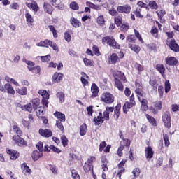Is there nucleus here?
Wrapping results in <instances>:
<instances>
[{
	"label": "nucleus",
	"instance_id": "obj_1",
	"mask_svg": "<svg viewBox=\"0 0 179 179\" xmlns=\"http://www.w3.org/2000/svg\"><path fill=\"white\" fill-rule=\"evenodd\" d=\"M135 106H136V101H135V95L132 93L129 97V101H127L122 106L124 114H128V111Z\"/></svg>",
	"mask_w": 179,
	"mask_h": 179
},
{
	"label": "nucleus",
	"instance_id": "obj_2",
	"mask_svg": "<svg viewBox=\"0 0 179 179\" xmlns=\"http://www.w3.org/2000/svg\"><path fill=\"white\" fill-rule=\"evenodd\" d=\"M101 101L104 103V104H113L114 102V95L110 92H103L100 96Z\"/></svg>",
	"mask_w": 179,
	"mask_h": 179
},
{
	"label": "nucleus",
	"instance_id": "obj_3",
	"mask_svg": "<svg viewBox=\"0 0 179 179\" xmlns=\"http://www.w3.org/2000/svg\"><path fill=\"white\" fill-rule=\"evenodd\" d=\"M38 94L42 96L41 103L43 107H48V100H50V93L45 90H39L38 91Z\"/></svg>",
	"mask_w": 179,
	"mask_h": 179
},
{
	"label": "nucleus",
	"instance_id": "obj_4",
	"mask_svg": "<svg viewBox=\"0 0 179 179\" xmlns=\"http://www.w3.org/2000/svg\"><path fill=\"white\" fill-rule=\"evenodd\" d=\"M162 122L164 124L165 128H171V114L169 111L164 113L162 117Z\"/></svg>",
	"mask_w": 179,
	"mask_h": 179
},
{
	"label": "nucleus",
	"instance_id": "obj_5",
	"mask_svg": "<svg viewBox=\"0 0 179 179\" xmlns=\"http://www.w3.org/2000/svg\"><path fill=\"white\" fill-rule=\"evenodd\" d=\"M13 141L17 146L20 148H26L27 146V142L22 136H16V135L13 136Z\"/></svg>",
	"mask_w": 179,
	"mask_h": 179
},
{
	"label": "nucleus",
	"instance_id": "obj_6",
	"mask_svg": "<svg viewBox=\"0 0 179 179\" xmlns=\"http://www.w3.org/2000/svg\"><path fill=\"white\" fill-rule=\"evenodd\" d=\"M166 45L173 52H179V45L177 44L176 39H166Z\"/></svg>",
	"mask_w": 179,
	"mask_h": 179
},
{
	"label": "nucleus",
	"instance_id": "obj_7",
	"mask_svg": "<svg viewBox=\"0 0 179 179\" xmlns=\"http://www.w3.org/2000/svg\"><path fill=\"white\" fill-rule=\"evenodd\" d=\"M131 9H132V8L129 4L118 6L117 8V10L119 13H125L126 15L131 13Z\"/></svg>",
	"mask_w": 179,
	"mask_h": 179
},
{
	"label": "nucleus",
	"instance_id": "obj_8",
	"mask_svg": "<svg viewBox=\"0 0 179 179\" xmlns=\"http://www.w3.org/2000/svg\"><path fill=\"white\" fill-rule=\"evenodd\" d=\"M6 152L7 155L10 156L11 160H16V159H19V157L20 156V153L13 149L6 148Z\"/></svg>",
	"mask_w": 179,
	"mask_h": 179
},
{
	"label": "nucleus",
	"instance_id": "obj_9",
	"mask_svg": "<svg viewBox=\"0 0 179 179\" xmlns=\"http://www.w3.org/2000/svg\"><path fill=\"white\" fill-rule=\"evenodd\" d=\"M114 80L117 79L118 80H121L123 83H127V77L125 74L120 71H115L113 73Z\"/></svg>",
	"mask_w": 179,
	"mask_h": 179
},
{
	"label": "nucleus",
	"instance_id": "obj_10",
	"mask_svg": "<svg viewBox=\"0 0 179 179\" xmlns=\"http://www.w3.org/2000/svg\"><path fill=\"white\" fill-rule=\"evenodd\" d=\"M64 79V74L58 72H55L52 76V83H59Z\"/></svg>",
	"mask_w": 179,
	"mask_h": 179
},
{
	"label": "nucleus",
	"instance_id": "obj_11",
	"mask_svg": "<svg viewBox=\"0 0 179 179\" xmlns=\"http://www.w3.org/2000/svg\"><path fill=\"white\" fill-rule=\"evenodd\" d=\"M99 92H100V89H99V86L96 83H92L91 86V99H95L99 96Z\"/></svg>",
	"mask_w": 179,
	"mask_h": 179
},
{
	"label": "nucleus",
	"instance_id": "obj_12",
	"mask_svg": "<svg viewBox=\"0 0 179 179\" xmlns=\"http://www.w3.org/2000/svg\"><path fill=\"white\" fill-rule=\"evenodd\" d=\"M94 125H101L104 122V118L103 117V113L99 112L97 116H95L93 119Z\"/></svg>",
	"mask_w": 179,
	"mask_h": 179
},
{
	"label": "nucleus",
	"instance_id": "obj_13",
	"mask_svg": "<svg viewBox=\"0 0 179 179\" xmlns=\"http://www.w3.org/2000/svg\"><path fill=\"white\" fill-rule=\"evenodd\" d=\"M41 136L43 138H51L52 136V131L50 129H43L42 128L39 129L38 131Z\"/></svg>",
	"mask_w": 179,
	"mask_h": 179
},
{
	"label": "nucleus",
	"instance_id": "obj_14",
	"mask_svg": "<svg viewBox=\"0 0 179 179\" xmlns=\"http://www.w3.org/2000/svg\"><path fill=\"white\" fill-rule=\"evenodd\" d=\"M108 45L113 48V50H120L121 48V45H120V44L117 43V41H115V38H114V36H110Z\"/></svg>",
	"mask_w": 179,
	"mask_h": 179
},
{
	"label": "nucleus",
	"instance_id": "obj_15",
	"mask_svg": "<svg viewBox=\"0 0 179 179\" xmlns=\"http://www.w3.org/2000/svg\"><path fill=\"white\" fill-rule=\"evenodd\" d=\"M145 155L146 159L148 160H150L153 157V155H155V151H153V148L152 147L148 146L145 148Z\"/></svg>",
	"mask_w": 179,
	"mask_h": 179
},
{
	"label": "nucleus",
	"instance_id": "obj_16",
	"mask_svg": "<svg viewBox=\"0 0 179 179\" xmlns=\"http://www.w3.org/2000/svg\"><path fill=\"white\" fill-rule=\"evenodd\" d=\"M165 62L166 65H169V66H176L178 64V61L174 57H166Z\"/></svg>",
	"mask_w": 179,
	"mask_h": 179
},
{
	"label": "nucleus",
	"instance_id": "obj_17",
	"mask_svg": "<svg viewBox=\"0 0 179 179\" xmlns=\"http://www.w3.org/2000/svg\"><path fill=\"white\" fill-rule=\"evenodd\" d=\"M70 24L73 27H75V29H78V27L82 26V22H80L78 18H75L74 17L70 18Z\"/></svg>",
	"mask_w": 179,
	"mask_h": 179
},
{
	"label": "nucleus",
	"instance_id": "obj_18",
	"mask_svg": "<svg viewBox=\"0 0 179 179\" xmlns=\"http://www.w3.org/2000/svg\"><path fill=\"white\" fill-rule=\"evenodd\" d=\"M121 115V103H117V106L115 107L113 117L115 118L116 121L118 120Z\"/></svg>",
	"mask_w": 179,
	"mask_h": 179
},
{
	"label": "nucleus",
	"instance_id": "obj_19",
	"mask_svg": "<svg viewBox=\"0 0 179 179\" xmlns=\"http://www.w3.org/2000/svg\"><path fill=\"white\" fill-rule=\"evenodd\" d=\"M138 101L141 103V108L143 111H148L149 109V106H148L149 104V102L148 101V99L146 98H144L143 99L138 100Z\"/></svg>",
	"mask_w": 179,
	"mask_h": 179
},
{
	"label": "nucleus",
	"instance_id": "obj_20",
	"mask_svg": "<svg viewBox=\"0 0 179 179\" xmlns=\"http://www.w3.org/2000/svg\"><path fill=\"white\" fill-rule=\"evenodd\" d=\"M53 115H54V117L57 118L58 120H57V121H59L60 122H65V121H66L65 114H64L61 112H59V111H56L53 114Z\"/></svg>",
	"mask_w": 179,
	"mask_h": 179
},
{
	"label": "nucleus",
	"instance_id": "obj_21",
	"mask_svg": "<svg viewBox=\"0 0 179 179\" xmlns=\"http://www.w3.org/2000/svg\"><path fill=\"white\" fill-rule=\"evenodd\" d=\"M120 62V57H118V55L117 53H113L109 58L108 63L110 64H117V62Z\"/></svg>",
	"mask_w": 179,
	"mask_h": 179
},
{
	"label": "nucleus",
	"instance_id": "obj_22",
	"mask_svg": "<svg viewBox=\"0 0 179 179\" xmlns=\"http://www.w3.org/2000/svg\"><path fill=\"white\" fill-rule=\"evenodd\" d=\"M135 93H138L139 92L143 91V85H142V81H140L138 79L135 80Z\"/></svg>",
	"mask_w": 179,
	"mask_h": 179
},
{
	"label": "nucleus",
	"instance_id": "obj_23",
	"mask_svg": "<svg viewBox=\"0 0 179 179\" xmlns=\"http://www.w3.org/2000/svg\"><path fill=\"white\" fill-rule=\"evenodd\" d=\"M43 8H44L45 12H46L49 15H52V12H54V7H52V6H51V4H50L47 2H45L43 3Z\"/></svg>",
	"mask_w": 179,
	"mask_h": 179
},
{
	"label": "nucleus",
	"instance_id": "obj_24",
	"mask_svg": "<svg viewBox=\"0 0 179 179\" xmlns=\"http://www.w3.org/2000/svg\"><path fill=\"white\" fill-rule=\"evenodd\" d=\"M155 69H157V71L158 72H159V73H161V75L164 77L165 76V72H166V67H164V65L163 64H157L155 66Z\"/></svg>",
	"mask_w": 179,
	"mask_h": 179
},
{
	"label": "nucleus",
	"instance_id": "obj_25",
	"mask_svg": "<svg viewBox=\"0 0 179 179\" xmlns=\"http://www.w3.org/2000/svg\"><path fill=\"white\" fill-rule=\"evenodd\" d=\"M115 82V87H117V89H118V90H120V92H124V82H122L120 80H118L117 78H115V80H114Z\"/></svg>",
	"mask_w": 179,
	"mask_h": 179
},
{
	"label": "nucleus",
	"instance_id": "obj_26",
	"mask_svg": "<svg viewBox=\"0 0 179 179\" xmlns=\"http://www.w3.org/2000/svg\"><path fill=\"white\" fill-rule=\"evenodd\" d=\"M145 117L148 121L149 124H150L152 127H157V121L152 116H150L149 114L145 115Z\"/></svg>",
	"mask_w": 179,
	"mask_h": 179
},
{
	"label": "nucleus",
	"instance_id": "obj_27",
	"mask_svg": "<svg viewBox=\"0 0 179 179\" xmlns=\"http://www.w3.org/2000/svg\"><path fill=\"white\" fill-rule=\"evenodd\" d=\"M94 166L93 164H87L85 162L83 166L85 173H92L94 171Z\"/></svg>",
	"mask_w": 179,
	"mask_h": 179
},
{
	"label": "nucleus",
	"instance_id": "obj_28",
	"mask_svg": "<svg viewBox=\"0 0 179 179\" xmlns=\"http://www.w3.org/2000/svg\"><path fill=\"white\" fill-rule=\"evenodd\" d=\"M13 131L16 134V136H23V131L17 124H14L13 126Z\"/></svg>",
	"mask_w": 179,
	"mask_h": 179
},
{
	"label": "nucleus",
	"instance_id": "obj_29",
	"mask_svg": "<svg viewBox=\"0 0 179 179\" xmlns=\"http://www.w3.org/2000/svg\"><path fill=\"white\" fill-rule=\"evenodd\" d=\"M26 6L27 8H30L34 10V12H38V10L40 8L38 7V5L37 4V2L34 3H26Z\"/></svg>",
	"mask_w": 179,
	"mask_h": 179
},
{
	"label": "nucleus",
	"instance_id": "obj_30",
	"mask_svg": "<svg viewBox=\"0 0 179 179\" xmlns=\"http://www.w3.org/2000/svg\"><path fill=\"white\" fill-rule=\"evenodd\" d=\"M50 44H51V41L48 39H45L44 41H41V42L38 43L36 45L37 47H45L46 48H48Z\"/></svg>",
	"mask_w": 179,
	"mask_h": 179
},
{
	"label": "nucleus",
	"instance_id": "obj_31",
	"mask_svg": "<svg viewBox=\"0 0 179 179\" xmlns=\"http://www.w3.org/2000/svg\"><path fill=\"white\" fill-rule=\"evenodd\" d=\"M4 89L7 91V93H8V94H12L13 96L15 93L13 87H12V85L9 83H6L4 85Z\"/></svg>",
	"mask_w": 179,
	"mask_h": 179
},
{
	"label": "nucleus",
	"instance_id": "obj_32",
	"mask_svg": "<svg viewBox=\"0 0 179 179\" xmlns=\"http://www.w3.org/2000/svg\"><path fill=\"white\" fill-rule=\"evenodd\" d=\"M114 22L115 24H116L117 27H120V26L122 24V15L119 14L117 16H115L114 17Z\"/></svg>",
	"mask_w": 179,
	"mask_h": 179
},
{
	"label": "nucleus",
	"instance_id": "obj_33",
	"mask_svg": "<svg viewBox=\"0 0 179 179\" xmlns=\"http://www.w3.org/2000/svg\"><path fill=\"white\" fill-rule=\"evenodd\" d=\"M128 48H130L131 51H134L136 54H139L141 51V47L138 45L129 43Z\"/></svg>",
	"mask_w": 179,
	"mask_h": 179
},
{
	"label": "nucleus",
	"instance_id": "obj_34",
	"mask_svg": "<svg viewBox=\"0 0 179 179\" xmlns=\"http://www.w3.org/2000/svg\"><path fill=\"white\" fill-rule=\"evenodd\" d=\"M40 157H43V152H40L38 150H35L32 153V159L34 162H37L40 159Z\"/></svg>",
	"mask_w": 179,
	"mask_h": 179
},
{
	"label": "nucleus",
	"instance_id": "obj_35",
	"mask_svg": "<svg viewBox=\"0 0 179 179\" xmlns=\"http://www.w3.org/2000/svg\"><path fill=\"white\" fill-rule=\"evenodd\" d=\"M22 110L24 111H27L28 113H32L34 108L31 105V103H27L26 105H24L21 107Z\"/></svg>",
	"mask_w": 179,
	"mask_h": 179
},
{
	"label": "nucleus",
	"instance_id": "obj_36",
	"mask_svg": "<svg viewBox=\"0 0 179 179\" xmlns=\"http://www.w3.org/2000/svg\"><path fill=\"white\" fill-rule=\"evenodd\" d=\"M86 5L87 6H89V8H91V9H94L95 10H100V9H101L100 5H96L90 1H87Z\"/></svg>",
	"mask_w": 179,
	"mask_h": 179
},
{
	"label": "nucleus",
	"instance_id": "obj_37",
	"mask_svg": "<svg viewBox=\"0 0 179 179\" xmlns=\"http://www.w3.org/2000/svg\"><path fill=\"white\" fill-rule=\"evenodd\" d=\"M31 104L34 110L37 109L38 107L40 106V99L35 98L31 101Z\"/></svg>",
	"mask_w": 179,
	"mask_h": 179
},
{
	"label": "nucleus",
	"instance_id": "obj_38",
	"mask_svg": "<svg viewBox=\"0 0 179 179\" xmlns=\"http://www.w3.org/2000/svg\"><path fill=\"white\" fill-rule=\"evenodd\" d=\"M87 132V125L86 123H83L80 127V136H85V134Z\"/></svg>",
	"mask_w": 179,
	"mask_h": 179
},
{
	"label": "nucleus",
	"instance_id": "obj_39",
	"mask_svg": "<svg viewBox=\"0 0 179 179\" xmlns=\"http://www.w3.org/2000/svg\"><path fill=\"white\" fill-rule=\"evenodd\" d=\"M134 68H135V69L138 70V75H141L143 71H144V69H145V66L139 63H135Z\"/></svg>",
	"mask_w": 179,
	"mask_h": 179
},
{
	"label": "nucleus",
	"instance_id": "obj_40",
	"mask_svg": "<svg viewBox=\"0 0 179 179\" xmlns=\"http://www.w3.org/2000/svg\"><path fill=\"white\" fill-rule=\"evenodd\" d=\"M16 92L21 96H26L27 94V87H22L16 90Z\"/></svg>",
	"mask_w": 179,
	"mask_h": 179
},
{
	"label": "nucleus",
	"instance_id": "obj_41",
	"mask_svg": "<svg viewBox=\"0 0 179 179\" xmlns=\"http://www.w3.org/2000/svg\"><path fill=\"white\" fill-rule=\"evenodd\" d=\"M96 23L99 24V26H104L106 24V20H104V15H99L96 18Z\"/></svg>",
	"mask_w": 179,
	"mask_h": 179
},
{
	"label": "nucleus",
	"instance_id": "obj_42",
	"mask_svg": "<svg viewBox=\"0 0 179 179\" xmlns=\"http://www.w3.org/2000/svg\"><path fill=\"white\" fill-rule=\"evenodd\" d=\"M148 6L150 9H154L155 10H157V9H159V5L155 1H150Z\"/></svg>",
	"mask_w": 179,
	"mask_h": 179
},
{
	"label": "nucleus",
	"instance_id": "obj_43",
	"mask_svg": "<svg viewBox=\"0 0 179 179\" xmlns=\"http://www.w3.org/2000/svg\"><path fill=\"white\" fill-rule=\"evenodd\" d=\"M83 62L86 66H94V61L90 59L85 57L83 59Z\"/></svg>",
	"mask_w": 179,
	"mask_h": 179
},
{
	"label": "nucleus",
	"instance_id": "obj_44",
	"mask_svg": "<svg viewBox=\"0 0 179 179\" xmlns=\"http://www.w3.org/2000/svg\"><path fill=\"white\" fill-rule=\"evenodd\" d=\"M150 33L153 37L155 38H157L159 37V29H157V27L153 26L150 30Z\"/></svg>",
	"mask_w": 179,
	"mask_h": 179
},
{
	"label": "nucleus",
	"instance_id": "obj_45",
	"mask_svg": "<svg viewBox=\"0 0 179 179\" xmlns=\"http://www.w3.org/2000/svg\"><path fill=\"white\" fill-rule=\"evenodd\" d=\"M130 27H129V24L128 23H125V24H122L120 25V31L122 33H127V31H128V30H129Z\"/></svg>",
	"mask_w": 179,
	"mask_h": 179
},
{
	"label": "nucleus",
	"instance_id": "obj_46",
	"mask_svg": "<svg viewBox=\"0 0 179 179\" xmlns=\"http://www.w3.org/2000/svg\"><path fill=\"white\" fill-rule=\"evenodd\" d=\"M141 12H142V8H136V10H134L133 13H134L136 17H138V19H143V15L141 14Z\"/></svg>",
	"mask_w": 179,
	"mask_h": 179
},
{
	"label": "nucleus",
	"instance_id": "obj_47",
	"mask_svg": "<svg viewBox=\"0 0 179 179\" xmlns=\"http://www.w3.org/2000/svg\"><path fill=\"white\" fill-rule=\"evenodd\" d=\"M29 71L32 72V73H40V72H41V68L40 66H34L32 68L29 67Z\"/></svg>",
	"mask_w": 179,
	"mask_h": 179
},
{
	"label": "nucleus",
	"instance_id": "obj_48",
	"mask_svg": "<svg viewBox=\"0 0 179 179\" xmlns=\"http://www.w3.org/2000/svg\"><path fill=\"white\" fill-rule=\"evenodd\" d=\"M120 143L122 144L123 148H128V149H129V147L131 146V140L128 138H123Z\"/></svg>",
	"mask_w": 179,
	"mask_h": 179
},
{
	"label": "nucleus",
	"instance_id": "obj_49",
	"mask_svg": "<svg viewBox=\"0 0 179 179\" xmlns=\"http://www.w3.org/2000/svg\"><path fill=\"white\" fill-rule=\"evenodd\" d=\"M136 94L137 96V99L138 100H142L143 99H145V97H146V93H145V92L143 91H140L138 92H136Z\"/></svg>",
	"mask_w": 179,
	"mask_h": 179
},
{
	"label": "nucleus",
	"instance_id": "obj_50",
	"mask_svg": "<svg viewBox=\"0 0 179 179\" xmlns=\"http://www.w3.org/2000/svg\"><path fill=\"white\" fill-rule=\"evenodd\" d=\"M26 21L28 23L31 24V26H32L33 22H34V20L33 19V17L31 16V14L29 13H27L25 14Z\"/></svg>",
	"mask_w": 179,
	"mask_h": 179
},
{
	"label": "nucleus",
	"instance_id": "obj_51",
	"mask_svg": "<svg viewBox=\"0 0 179 179\" xmlns=\"http://www.w3.org/2000/svg\"><path fill=\"white\" fill-rule=\"evenodd\" d=\"M55 125L61 131L62 134H65V129H64V124H62V122L56 121Z\"/></svg>",
	"mask_w": 179,
	"mask_h": 179
},
{
	"label": "nucleus",
	"instance_id": "obj_52",
	"mask_svg": "<svg viewBox=\"0 0 179 179\" xmlns=\"http://www.w3.org/2000/svg\"><path fill=\"white\" fill-rule=\"evenodd\" d=\"M154 107L157 110H162V108L163 107V104L162 103V101H157L153 103Z\"/></svg>",
	"mask_w": 179,
	"mask_h": 179
},
{
	"label": "nucleus",
	"instance_id": "obj_53",
	"mask_svg": "<svg viewBox=\"0 0 179 179\" xmlns=\"http://www.w3.org/2000/svg\"><path fill=\"white\" fill-rule=\"evenodd\" d=\"M163 139L166 148L170 146V140L169 139V136L166 134H163Z\"/></svg>",
	"mask_w": 179,
	"mask_h": 179
},
{
	"label": "nucleus",
	"instance_id": "obj_54",
	"mask_svg": "<svg viewBox=\"0 0 179 179\" xmlns=\"http://www.w3.org/2000/svg\"><path fill=\"white\" fill-rule=\"evenodd\" d=\"M71 177L73 179H80V176L78 173V171L75 169H72L71 171Z\"/></svg>",
	"mask_w": 179,
	"mask_h": 179
},
{
	"label": "nucleus",
	"instance_id": "obj_55",
	"mask_svg": "<svg viewBox=\"0 0 179 179\" xmlns=\"http://www.w3.org/2000/svg\"><path fill=\"white\" fill-rule=\"evenodd\" d=\"M56 96L59 98L60 103L65 101V94H64V92H57Z\"/></svg>",
	"mask_w": 179,
	"mask_h": 179
},
{
	"label": "nucleus",
	"instance_id": "obj_56",
	"mask_svg": "<svg viewBox=\"0 0 179 179\" xmlns=\"http://www.w3.org/2000/svg\"><path fill=\"white\" fill-rule=\"evenodd\" d=\"M149 83L150 86H152L153 90H157L159 84L157 83V81H156V80H150Z\"/></svg>",
	"mask_w": 179,
	"mask_h": 179
},
{
	"label": "nucleus",
	"instance_id": "obj_57",
	"mask_svg": "<svg viewBox=\"0 0 179 179\" xmlns=\"http://www.w3.org/2000/svg\"><path fill=\"white\" fill-rule=\"evenodd\" d=\"M124 145H122V143H120L117 151V153L119 157H122V155H124L122 151L124 150Z\"/></svg>",
	"mask_w": 179,
	"mask_h": 179
},
{
	"label": "nucleus",
	"instance_id": "obj_58",
	"mask_svg": "<svg viewBox=\"0 0 179 179\" xmlns=\"http://www.w3.org/2000/svg\"><path fill=\"white\" fill-rule=\"evenodd\" d=\"M70 8L73 10H79V4H78V3H76V1H72L70 3Z\"/></svg>",
	"mask_w": 179,
	"mask_h": 179
},
{
	"label": "nucleus",
	"instance_id": "obj_59",
	"mask_svg": "<svg viewBox=\"0 0 179 179\" xmlns=\"http://www.w3.org/2000/svg\"><path fill=\"white\" fill-rule=\"evenodd\" d=\"M135 40H136L135 35H129L126 37L127 43H135Z\"/></svg>",
	"mask_w": 179,
	"mask_h": 179
},
{
	"label": "nucleus",
	"instance_id": "obj_60",
	"mask_svg": "<svg viewBox=\"0 0 179 179\" xmlns=\"http://www.w3.org/2000/svg\"><path fill=\"white\" fill-rule=\"evenodd\" d=\"M134 36L136 38H137L140 42L142 43V44H143V43H145L143 41V39L142 38V36L141 35V34H139V31L134 29Z\"/></svg>",
	"mask_w": 179,
	"mask_h": 179
},
{
	"label": "nucleus",
	"instance_id": "obj_61",
	"mask_svg": "<svg viewBox=\"0 0 179 179\" xmlns=\"http://www.w3.org/2000/svg\"><path fill=\"white\" fill-rule=\"evenodd\" d=\"M171 89L170 81L169 80H165V93H169Z\"/></svg>",
	"mask_w": 179,
	"mask_h": 179
},
{
	"label": "nucleus",
	"instance_id": "obj_62",
	"mask_svg": "<svg viewBox=\"0 0 179 179\" xmlns=\"http://www.w3.org/2000/svg\"><path fill=\"white\" fill-rule=\"evenodd\" d=\"M62 143L64 146V148H66V146H68V138L65 135H62L61 137Z\"/></svg>",
	"mask_w": 179,
	"mask_h": 179
},
{
	"label": "nucleus",
	"instance_id": "obj_63",
	"mask_svg": "<svg viewBox=\"0 0 179 179\" xmlns=\"http://www.w3.org/2000/svg\"><path fill=\"white\" fill-rule=\"evenodd\" d=\"M41 59L42 62H48L51 61V55H48L46 56H41Z\"/></svg>",
	"mask_w": 179,
	"mask_h": 179
},
{
	"label": "nucleus",
	"instance_id": "obj_64",
	"mask_svg": "<svg viewBox=\"0 0 179 179\" xmlns=\"http://www.w3.org/2000/svg\"><path fill=\"white\" fill-rule=\"evenodd\" d=\"M155 166L157 168L161 167V166H163V157L162 156L158 157V159H157Z\"/></svg>",
	"mask_w": 179,
	"mask_h": 179
}]
</instances>
